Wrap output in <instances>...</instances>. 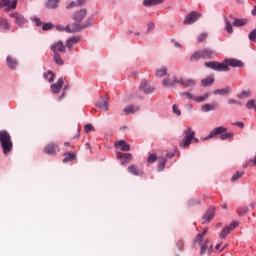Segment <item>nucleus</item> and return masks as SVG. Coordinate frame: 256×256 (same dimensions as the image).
Masks as SVG:
<instances>
[{
    "label": "nucleus",
    "mask_w": 256,
    "mask_h": 256,
    "mask_svg": "<svg viewBox=\"0 0 256 256\" xmlns=\"http://www.w3.org/2000/svg\"><path fill=\"white\" fill-rule=\"evenodd\" d=\"M0 145L4 155L13 151V140H11V134L7 130L0 131Z\"/></svg>",
    "instance_id": "nucleus-1"
},
{
    "label": "nucleus",
    "mask_w": 256,
    "mask_h": 256,
    "mask_svg": "<svg viewBox=\"0 0 256 256\" xmlns=\"http://www.w3.org/2000/svg\"><path fill=\"white\" fill-rule=\"evenodd\" d=\"M215 135H220V139L222 141H225L227 139H233L234 134L231 132H227V128L220 126L215 129H213L208 136L204 138V141H207V139H213Z\"/></svg>",
    "instance_id": "nucleus-2"
},
{
    "label": "nucleus",
    "mask_w": 256,
    "mask_h": 256,
    "mask_svg": "<svg viewBox=\"0 0 256 256\" xmlns=\"http://www.w3.org/2000/svg\"><path fill=\"white\" fill-rule=\"evenodd\" d=\"M205 67L208 69H212L213 71L219 72H227L230 71L229 67L227 66V60H223L222 62L217 61H210L204 63Z\"/></svg>",
    "instance_id": "nucleus-3"
},
{
    "label": "nucleus",
    "mask_w": 256,
    "mask_h": 256,
    "mask_svg": "<svg viewBox=\"0 0 256 256\" xmlns=\"http://www.w3.org/2000/svg\"><path fill=\"white\" fill-rule=\"evenodd\" d=\"M184 138L180 142V147L187 148L191 145V141L195 139V131L191 126H188L183 132Z\"/></svg>",
    "instance_id": "nucleus-4"
},
{
    "label": "nucleus",
    "mask_w": 256,
    "mask_h": 256,
    "mask_svg": "<svg viewBox=\"0 0 256 256\" xmlns=\"http://www.w3.org/2000/svg\"><path fill=\"white\" fill-rule=\"evenodd\" d=\"M87 27H91V19H87L83 24H73L66 27L67 33H77L82 31V29H87Z\"/></svg>",
    "instance_id": "nucleus-5"
},
{
    "label": "nucleus",
    "mask_w": 256,
    "mask_h": 256,
    "mask_svg": "<svg viewBox=\"0 0 256 256\" xmlns=\"http://www.w3.org/2000/svg\"><path fill=\"white\" fill-rule=\"evenodd\" d=\"M9 16L11 17V19H14V23L15 25H17V27H23V25L27 23V19L25 18V16L19 12L10 13Z\"/></svg>",
    "instance_id": "nucleus-6"
},
{
    "label": "nucleus",
    "mask_w": 256,
    "mask_h": 256,
    "mask_svg": "<svg viewBox=\"0 0 256 256\" xmlns=\"http://www.w3.org/2000/svg\"><path fill=\"white\" fill-rule=\"evenodd\" d=\"M199 17H201V13L197 11H192L188 15H186L183 24L184 25H193L196 21L199 20Z\"/></svg>",
    "instance_id": "nucleus-7"
},
{
    "label": "nucleus",
    "mask_w": 256,
    "mask_h": 256,
    "mask_svg": "<svg viewBox=\"0 0 256 256\" xmlns=\"http://www.w3.org/2000/svg\"><path fill=\"white\" fill-rule=\"evenodd\" d=\"M236 227H239L238 222H232L228 226H225L220 233V239H225L227 235H229L231 231H233V229H236Z\"/></svg>",
    "instance_id": "nucleus-8"
},
{
    "label": "nucleus",
    "mask_w": 256,
    "mask_h": 256,
    "mask_svg": "<svg viewBox=\"0 0 256 256\" xmlns=\"http://www.w3.org/2000/svg\"><path fill=\"white\" fill-rule=\"evenodd\" d=\"M57 151H59V145L53 142L49 143L44 148V153H46V155H57Z\"/></svg>",
    "instance_id": "nucleus-9"
},
{
    "label": "nucleus",
    "mask_w": 256,
    "mask_h": 256,
    "mask_svg": "<svg viewBox=\"0 0 256 256\" xmlns=\"http://www.w3.org/2000/svg\"><path fill=\"white\" fill-rule=\"evenodd\" d=\"M180 78L179 77H177V76H173V79L171 80V79H164L163 81H162V85H163V87H167V88H171V87H175V85H179V83H180Z\"/></svg>",
    "instance_id": "nucleus-10"
},
{
    "label": "nucleus",
    "mask_w": 256,
    "mask_h": 256,
    "mask_svg": "<svg viewBox=\"0 0 256 256\" xmlns=\"http://www.w3.org/2000/svg\"><path fill=\"white\" fill-rule=\"evenodd\" d=\"M87 17V10L86 9H80L73 14V19L76 21V23H81V21L84 20V18Z\"/></svg>",
    "instance_id": "nucleus-11"
},
{
    "label": "nucleus",
    "mask_w": 256,
    "mask_h": 256,
    "mask_svg": "<svg viewBox=\"0 0 256 256\" xmlns=\"http://www.w3.org/2000/svg\"><path fill=\"white\" fill-rule=\"evenodd\" d=\"M63 78H59L57 80V83H54L51 85V91L52 93H54L55 95H57L58 93H61V89H63Z\"/></svg>",
    "instance_id": "nucleus-12"
},
{
    "label": "nucleus",
    "mask_w": 256,
    "mask_h": 256,
    "mask_svg": "<svg viewBox=\"0 0 256 256\" xmlns=\"http://www.w3.org/2000/svg\"><path fill=\"white\" fill-rule=\"evenodd\" d=\"M201 51L203 59H215L217 57V53L211 50V48H204Z\"/></svg>",
    "instance_id": "nucleus-13"
},
{
    "label": "nucleus",
    "mask_w": 256,
    "mask_h": 256,
    "mask_svg": "<svg viewBox=\"0 0 256 256\" xmlns=\"http://www.w3.org/2000/svg\"><path fill=\"white\" fill-rule=\"evenodd\" d=\"M115 147L117 149H121V151H131V145H129L125 140L115 142Z\"/></svg>",
    "instance_id": "nucleus-14"
},
{
    "label": "nucleus",
    "mask_w": 256,
    "mask_h": 256,
    "mask_svg": "<svg viewBox=\"0 0 256 256\" xmlns=\"http://www.w3.org/2000/svg\"><path fill=\"white\" fill-rule=\"evenodd\" d=\"M140 91H143L144 93H146V95H149L150 93H153V91H155V88L147 83V81H143L140 84Z\"/></svg>",
    "instance_id": "nucleus-15"
},
{
    "label": "nucleus",
    "mask_w": 256,
    "mask_h": 256,
    "mask_svg": "<svg viewBox=\"0 0 256 256\" xmlns=\"http://www.w3.org/2000/svg\"><path fill=\"white\" fill-rule=\"evenodd\" d=\"M179 85H183L186 89H188L189 87L193 88L195 87V85H197V83L195 82L194 79H183L180 78V83Z\"/></svg>",
    "instance_id": "nucleus-16"
},
{
    "label": "nucleus",
    "mask_w": 256,
    "mask_h": 256,
    "mask_svg": "<svg viewBox=\"0 0 256 256\" xmlns=\"http://www.w3.org/2000/svg\"><path fill=\"white\" fill-rule=\"evenodd\" d=\"M226 64L227 67H243V62L235 58L226 59Z\"/></svg>",
    "instance_id": "nucleus-17"
},
{
    "label": "nucleus",
    "mask_w": 256,
    "mask_h": 256,
    "mask_svg": "<svg viewBox=\"0 0 256 256\" xmlns=\"http://www.w3.org/2000/svg\"><path fill=\"white\" fill-rule=\"evenodd\" d=\"M6 63L9 67V69H17V66L19 65L17 58H14L12 56H7Z\"/></svg>",
    "instance_id": "nucleus-18"
},
{
    "label": "nucleus",
    "mask_w": 256,
    "mask_h": 256,
    "mask_svg": "<svg viewBox=\"0 0 256 256\" xmlns=\"http://www.w3.org/2000/svg\"><path fill=\"white\" fill-rule=\"evenodd\" d=\"M51 51H53V53H58V51L60 53H65V45H63V42H57L51 46Z\"/></svg>",
    "instance_id": "nucleus-19"
},
{
    "label": "nucleus",
    "mask_w": 256,
    "mask_h": 256,
    "mask_svg": "<svg viewBox=\"0 0 256 256\" xmlns=\"http://www.w3.org/2000/svg\"><path fill=\"white\" fill-rule=\"evenodd\" d=\"M96 107H98V109H101L102 111H108L109 110V102H107V100H105V98H101L97 102Z\"/></svg>",
    "instance_id": "nucleus-20"
},
{
    "label": "nucleus",
    "mask_w": 256,
    "mask_h": 256,
    "mask_svg": "<svg viewBox=\"0 0 256 256\" xmlns=\"http://www.w3.org/2000/svg\"><path fill=\"white\" fill-rule=\"evenodd\" d=\"M161 3H165V0H144V7H153L155 5H161Z\"/></svg>",
    "instance_id": "nucleus-21"
},
{
    "label": "nucleus",
    "mask_w": 256,
    "mask_h": 256,
    "mask_svg": "<svg viewBox=\"0 0 256 256\" xmlns=\"http://www.w3.org/2000/svg\"><path fill=\"white\" fill-rule=\"evenodd\" d=\"M199 59H203V52H202V50L195 51V52L190 56V61H191V63H195L196 61H199Z\"/></svg>",
    "instance_id": "nucleus-22"
},
{
    "label": "nucleus",
    "mask_w": 256,
    "mask_h": 256,
    "mask_svg": "<svg viewBox=\"0 0 256 256\" xmlns=\"http://www.w3.org/2000/svg\"><path fill=\"white\" fill-rule=\"evenodd\" d=\"M213 217H215V213L213 212V210H208L205 213V215L202 217L203 225H205V223H209V221H211L213 219Z\"/></svg>",
    "instance_id": "nucleus-23"
},
{
    "label": "nucleus",
    "mask_w": 256,
    "mask_h": 256,
    "mask_svg": "<svg viewBox=\"0 0 256 256\" xmlns=\"http://www.w3.org/2000/svg\"><path fill=\"white\" fill-rule=\"evenodd\" d=\"M128 172L131 173V175H135V176H141L143 175V171L137 169L136 165H131L128 167Z\"/></svg>",
    "instance_id": "nucleus-24"
},
{
    "label": "nucleus",
    "mask_w": 256,
    "mask_h": 256,
    "mask_svg": "<svg viewBox=\"0 0 256 256\" xmlns=\"http://www.w3.org/2000/svg\"><path fill=\"white\" fill-rule=\"evenodd\" d=\"M136 111H139V107H135L133 105H129L123 109L124 115H131L133 113H136Z\"/></svg>",
    "instance_id": "nucleus-25"
},
{
    "label": "nucleus",
    "mask_w": 256,
    "mask_h": 256,
    "mask_svg": "<svg viewBox=\"0 0 256 256\" xmlns=\"http://www.w3.org/2000/svg\"><path fill=\"white\" fill-rule=\"evenodd\" d=\"M76 43H79V37H71L66 42V47L68 49H73V45H76Z\"/></svg>",
    "instance_id": "nucleus-26"
},
{
    "label": "nucleus",
    "mask_w": 256,
    "mask_h": 256,
    "mask_svg": "<svg viewBox=\"0 0 256 256\" xmlns=\"http://www.w3.org/2000/svg\"><path fill=\"white\" fill-rule=\"evenodd\" d=\"M216 108H217V105L215 104H204L201 107V111H203L204 113H209V111H215Z\"/></svg>",
    "instance_id": "nucleus-27"
},
{
    "label": "nucleus",
    "mask_w": 256,
    "mask_h": 256,
    "mask_svg": "<svg viewBox=\"0 0 256 256\" xmlns=\"http://www.w3.org/2000/svg\"><path fill=\"white\" fill-rule=\"evenodd\" d=\"M44 79H48L49 83H53L55 81V73L53 71L49 70L48 72H45L43 74Z\"/></svg>",
    "instance_id": "nucleus-28"
},
{
    "label": "nucleus",
    "mask_w": 256,
    "mask_h": 256,
    "mask_svg": "<svg viewBox=\"0 0 256 256\" xmlns=\"http://www.w3.org/2000/svg\"><path fill=\"white\" fill-rule=\"evenodd\" d=\"M0 27L5 31H9L11 29V26L9 25V21H7V19L5 18H0Z\"/></svg>",
    "instance_id": "nucleus-29"
},
{
    "label": "nucleus",
    "mask_w": 256,
    "mask_h": 256,
    "mask_svg": "<svg viewBox=\"0 0 256 256\" xmlns=\"http://www.w3.org/2000/svg\"><path fill=\"white\" fill-rule=\"evenodd\" d=\"M117 157H118L119 159H125V161H131V159H133V154H131V153H121V152H119V153L117 154Z\"/></svg>",
    "instance_id": "nucleus-30"
},
{
    "label": "nucleus",
    "mask_w": 256,
    "mask_h": 256,
    "mask_svg": "<svg viewBox=\"0 0 256 256\" xmlns=\"http://www.w3.org/2000/svg\"><path fill=\"white\" fill-rule=\"evenodd\" d=\"M65 158L63 159V163H69L71 161H74L76 155L75 153H71V152H68V153H65Z\"/></svg>",
    "instance_id": "nucleus-31"
},
{
    "label": "nucleus",
    "mask_w": 256,
    "mask_h": 256,
    "mask_svg": "<svg viewBox=\"0 0 256 256\" xmlns=\"http://www.w3.org/2000/svg\"><path fill=\"white\" fill-rule=\"evenodd\" d=\"M60 0H48L46 7L48 9H57Z\"/></svg>",
    "instance_id": "nucleus-32"
},
{
    "label": "nucleus",
    "mask_w": 256,
    "mask_h": 256,
    "mask_svg": "<svg viewBox=\"0 0 256 256\" xmlns=\"http://www.w3.org/2000/svg\"><path fill=\"white\" fill-rule=\"evenodd\" d=\"M207 99H209V93H206L203 96H194V101H196V103H203V101H207Z\"/></svg>",
    "instance_id": "nucleus-33"
},
{
    "label": "nucleus",
    "mask_w": 256,
    "mask_h": 256,
    "mask_svg": "<svg viewBox=\"0 0 256 256\" xmlns=\"http://www.w3.org/2000/svg\"><path fill=\"white\" fill-rule=\"evenodd\" d=\"M231 91V88H224V89H217L214 90V95H228V93Z\"/></svg>",
    "instance_id": "nucleus-34"
},
{
    "label": "nucleus",
    "mask_w": 256,
    "mask_h": 256,
    "mask_svg": "<svg viewBox=\"0 0 256 256\" xmlns=\"http://www.w3.org/2000/svg\"><path fill=\"white\" fill-rule=\"evenodd\" d=\"M209 243H210V240L206 239L205 243L201 246L200 255H205V253H207V249H209Z\"/></svg>",
    "instance_id": "nucleus-35"
},
{
    "label": "nucleus",
    "mask_w": 256,
    "mask_h": 256,
    "mask_svg": "<svg viewBox=\"0 0 256 256\" xmlns=\"http://www.w3.org/2000/svg\"><path fill=\"white\" fill-rule=\"evenodd\" d=\"M205 238V236L201 235V234H197L196 237L194 238V247L195 245H199L201 246V243H203V239Z\"/></svg>",
    "instance_id": "nucleus-36"
},
{
    "label": "nucleus",
    "mask_w": 256,
    "mask_h": 256,
    "mask_svg": "<svg viewBox=\"0 0 256 256\" xmlns=\"http://www.w3.org/2000/svg\"><path fill=\"white\" fill-rule=\"evenodd\" d=\"M243 175H245V172H244V171L236 172V173L232 176V178H231L232 183H235V181H239V179H241V177H243Z\"/></svg>",
    "instance_id": "nucleus-37"
},
{
    "label": "nucleus",
    "mask_w": 256,
    "mask_h": 256,
    "mask_svg": "<svg viewBox=\"0 0 256 256\" xmlns=\"http://www.w3.org/2000/svg\"><path fill=\"white\" fill-rule=\"evenodd\" d=\"M233 25L234 27H243V25H247V20L235 19Z\"/></svg>",
    "instance_id": "nucleus-38"
},
{
    "label": "nucleus",
    "mask_w": 256,
    "mask_h": 256,
    "mask_svg": "<svg viewBox=\"0 0 256 256\" xmlns=\"http://www.w3.org/2000/svg\"><path fill=\"white\" fill-rule=\"evenodd\" d=\"M214 81H215V79H213L212 77H208V78H206V79H203V80L201 81V83H202V86H203V87H207V86H209V85H212V83H214Z\"/></svg>",
    "instance_id": "nucleus-39"
},
{
    "label": "nucleus",
    "mask_w": 256,
    "mask_h": 256,
    "mask_svg": "<svg viewBox=\"0 0 256 256\" xmlns=\"http://www.w3.org/2000/svg\"><path fill=\"white\" fill-rule=\"evenodd\" d=\"M248 211H249V207L247 206L240 207L238 210V215L240 217H243L244 215H247Z\"/></svg>",
    "instance_id": "nucleus-40"
},
{
    "label": "nucleus",
    "mask_w": 256,
    "mask_h": 256,
    "mask_svg": "<svg viewBox=\"0 0 256 256\" xmlns=\"http://www.w3.org/2000/svg\"><path fill=\"white\" fill-rule=\"evenodd\" d=\"M54 61L56 65H63V58H61L59 53H54Z\"/></svg>",
    "instance_id": "nucleus-41"
},
{
    "label": "nucleus",
    "mask_w": 256,
    "mask_h": 256,
    "mask_svg": "<svg viewBox=\"0 0 256 256\" xmlns=\"http://www.w3.org/2000/svg\"><path fill=\"white\" fill-rule=\"evenodd\" d=\"M166 163H167V160L164 157L159 158V163H158L159 171H163V169L165 168Z\"/></svg>",
    "instance_id": "nucleus-42"
},
{
    "label": "nucleus",
    "mask_w": 256,
    "mask_h": 256,
    "mask_svg": "<svg viewBox=\"0 0 256 256\" xmlns=\"http://www.w3.org/2000/svg\"><path fill=\"white\" fill-rule=\"evenodd\" d=\"M167 75V68H161L156 71V77H165Z\"/></svg>",
    "instance_id": "nucleus-43"
},
{
    "label": "nucleus",
    "mask_w": 256,
    "mask_h": 256,
    "mask_svg": "<svg viewBox=\"0 0 256 256\" xmlns=\"http://www.w3.org/2000/svg\"><path fill=\"white\" fill-rule=\"evenodd\" d=\"M196 205H201V199L199 198H193L189 201L190 207H195Z\"/></svg>",
    "instance_id": "nucleus-44"
},
{
    "label": "nucleus",
    "mask_w": 256,
    "mask_h": 256,
    "mask_svg": "<svg viewBox=\"0 0 256 256\" xmlns=\"http://www.w3.org/2000/svg\"><path fill=\"white\" fill-rule=\"evenodd\" d=\"M157 161V153H152L147 158V163H155Z\"/></svg>",
    "instance_id": "nucleus-45"
},
{
    "label": "nucleus",
    "mask_w": 256,
    "mask_h": 256,
    "mask_svg": "<svg viewBox=\"0 0 256 256\" xmlns=\"http://www.w3.org/2000/svg\"><path fill=\"white\" fill-rule=\"evenodd\" d=\"M179 251H184L185 249V241L183 239H179L176 243Z\"/></svg>",
    "instance_id": "nucleus-46"
},
{
    "label": "nucleus",
    "mask_w": 256,
    "mask_h": 256,
    "mask_svg": "<svg viewBox=\"0 0 256 256\" xmlns=\"http://www.w3.org/2000/svg\"><path fill=\"white\" fill-rule=\"evenodd\" d=\"M239 99H245V97H251V91H242L240 94H238Z\"/></svg>",
    "instance_id": "nucleus-47"
},
{
    "label": "nucleus",
    "mask_w": 256,
    "mask_h": 256,
    "mask_svg": "<svg viewBox=\"0 0 256 256\" xmlns=\"http://www.w3.org/2000/svg\"><path fill=\"white\" fill-rule=\"evenodd\" d=\"M225 23H226L227 33H230V34L233 33V25L231 24V22L225 19Z\"/></svg>",
    "instance_id": "nucleus-48"
},
{
    "label": "nucleus",
    "mask_w": 256,
    "mask_h": 256,
    "mask_svg": "<svg viewBox=\"0 0 256 256\" xmlns=\"http://www.w3.org/2000/svg\"><path fill=\"white\" fill-rule=\"evenodd\" d=\"M180 97H185L186 99H195V96L191 92H182L180 93Z\"/></svg>",
    "instance_id": "nucleus-49"
},
{
    "label": "nucleus",
    "mask_w": 256,
    "mask_h": 256,
    "mask_svg": "<svg viewBox=\"0 0 256 256\" xmlns=\"http://www.w3.org/2000/svg\"><path fill=\"white\" fill-rule=\"evenodd\" d=\"M208 37L207 32H203L202 34L198 35V43H203Z\"/></svg>",
    "instance_id": "nucleus-50"
},
{
    "label": "nucleus",
    "mask_w": 256,
    "mask_h": 256,
    "mask_svg": "<svg viewBox=\"0 0 256 256\" xmlns=\"http://www.w3.org/2000/svg\"><path fill=\"white\" fill-rule=\"evenodd\" d=\"M85 133H91V131H95V127L92 124H86L84 126Z\"/></svg>",
    "instance_id": "nucleus-51"
},
{
    "label": "nucleus",
    "mask_w": 256,
    "mask_h": 256,
    "mask_svg": "<svg viewBox=\"0 0 256 256\" xmlns=\"http://www.w3.org/2000/svg\"><path fill=\"white\" fill-rule=\"evenodd\" d=\"M249 39L250 41H253L256 43V29H254L250 34H249Z\"/></svg>",
    "instance_id": "nucleus-52"
},
{
    "label": "nucleus",
    "mask_w": 256,
    "mask_h": 256,
    "mask_svg": "<svg viewBox=\"0 0 256 256\" xmlns=\"http://www.w3.org/2000/svg\"><path fill=\"white\" fill-rule=\"evenodd\" d=\"M228 105H241V102H237V100L230 98L227 100Z\"/></svg>",
    "instance_id": "nucleus-53"
},
{
    "label": "nucleus",
    "mask_w": 256,
    "mask_h": 256,
    "mask_svg": "<svg viewBox=\"0 0 256 256\" xmlns=\"http://www.w3.org/2000/svg\"><path fill=\"white\" fill-rule=\"evenodd\" d=\"M43 31H49V29H53V24L52 23H46L42 27Z\"/></svg>",
    "instance_id": "nucleus-54"
},
{
    "label": "nucleus",
    "mask_w": 256,
    "mask_h": 256,
    "mask_svg": "<svg viewBox=\"0 0 256 256\" xmlns=\"http://www.w3.org/2000/svg\"><path fill=\"white\" fill-rule=\"evenodd\" d=\"M9 9H12V10L17 9V0H12L10 2Z\"/></svg>",
    "instance_id": "nucleus-55"
},
{
    "label": "nucleus",
    "mask_w": 256,
    "mask_h": 256,
    "mask_svg": "<svg viewBox=\"0 0 256 256\" xmlns=\"http://www.w3.org/2000/svg\"><path fill=\"white\" fill-rule=\"evenodd\" d=\"M172 109L173 113H175L176 115H181V110H179V107H177V105H173Z\"/></svg>",
    "instance_id": "nucleus-56"
},
{
    "label": "nucleus",
    "mask_w": 256,
    "mask_h": 256,
    "mask_svg": "<svg viewBox=\"0 0 256 256\" xmlns=\"http://www.w3.org/2000/svg\"><path fill=\"white\" fill-rule=\"evenodd\" d=\"M173 46L176 47V49H181V44L179 42H176L175 39H172Z\"/></svg>",
    "instance_id": "nucleus-57"
},
{
    "label": "nucleus",
    "mask_w": 256,
    "mask_h": 256,
    "mask_svg": "<svg viewBox=\"0 0 256 256\" xmlns=\"http://www.w3.org/2000/svg\"><path fill=\"white\" fill-rule=\"evenodd\" d=\"M10 3H11V0H3L2 1L3 7H9Z\"/></svg>",
    "instance_id": "nucleus-58"
},
{
    "label": "nucleus",
    "mask_w": 256,
    "mask_h": 256,
    "mask_svg": "<svg viewBox=\"0 0 256 256\" xmlns=\"http://www.w3.org/2000/svg\"><path fill=\"white\" fill-rule=\"evenodd\" d=\"M233 125H236L237 127H240L241 129H243V127H245V124L243 122H236V123H233Z\"/></svg>",
    "instance_id": "nucleus-59"
},
{
    "label": "nucleus",
    "mask_w": 256,
    "mask_h": 256,
    "mask_svg": "<svg viewBox=\"0 0 256 256\" xmlns=\"http://www.w3.org/2000/svg\"><path fill=\"white\" fill-rule=\"evenodd\" d=\"M155 29V24L154 23H149L148 24V31H153Z\"/></svg>",
    "instance_id": "nucleus-60"
},
{
    "label": "nucleus",
    "mask_w": 256,
    "mask_h": 256,
    "mask_svg": "<svg viewBox=\"0 0 256 256\" xmlns=\"http://www.w3.org/2000/svg\"><path fill=\"white\" fill-rule=\"evenodd\" d=\"M80 131H81V129H77L76 130V134L72 137V139H77V137H79V135H80Z\"/></svg>",
    "instance_id": "nucleus-61"
},
{
    "label": "nucleus",
    "mask_w": 256,
    "mask_h": 256,
    "mask_svg": "<svg viewBox=\"0 0 256 256\" xmlns=\"http://www.w3.org/2000/svg\"><path fill=\"white\" fill-rule=\"evenodd\" d=\"M207 231H209L208 228H204V230L202 231V233H200L203 237H205V235H207Z\"/></svg>",
    "instance_id": "nucleus-62"
},
{
    "label": "nucleus",
    "mask_w": 256,
    "mask_h": 256,
    "mask_svg": "<svg viewBox=\"0 0 256 256\" xmlns=\"http://www.w3.org/2000/svg\"><path fill=\"white\" fill-rule=\"evenodd\" d=\"M35 23L39 27V25H41V19L35 18Z\"/></svg>",
    "instance_id": "nucleus-63"
},
{
    "label": "nucleus",
    "mask_w": 256,
    "mask_h": 256,
    "mask_svg": "<svg viewBox=\"0 0 256 256\" xmlns=\"http://www.w3.org/2000/svg\"><path fill=\"white\" fill-rule=\"evenodd\" d=\"M74 6H75V2H71V3L67 6V9H73Z\"/></svg>",
    "instance_id": "nucleus-64"
}]
</instances>
